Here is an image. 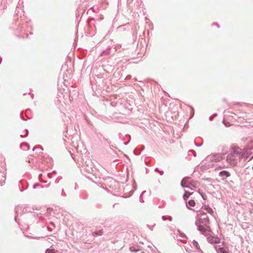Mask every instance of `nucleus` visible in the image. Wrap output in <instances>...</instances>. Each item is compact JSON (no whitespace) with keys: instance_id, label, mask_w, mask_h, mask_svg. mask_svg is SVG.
Segmentation results:
<instances>
[{"instance_id":"f257e3e1","label":"nucleus","mask_w":253,"mask_h":253,"mask_svg":"<svg viewBox=\"0 0 253 253\" xmlns=\"http://www.w3.org/2000/svg\"><path fill=\"white\" fill-rule=\"evenodd\" d=\"M14 17H17V19L15 22V29L14 34L20 38H28L29 34L32 35L33 33L31 31L32 27L29 25V23H27L23 18L18 19V16H20L21 18V15L24 13L22 9H20L18 7L16 8L15 11Z\"/></svg>"},{"instance_id":"f03ea898","label":"nucleus","mask_w":253,"mask_h":253,"mask_svg":"<svg viewBox=\"0 0 253 253\" xmlns=\"http://www.w3.org/2000/svg\"><path fill=\"white\" fill-rule=\"evenodd\" d=\"M196 217L195 225L197 230L202 234L206 235L207 233L211 232L210 227V220L207 212L203 211H199Z\"/></svg>"},{"instance_id":"7ed1b4c3","label":"nucleus","mask_w":253,"mask_h":253,"mask_svg":"<svg viewBox=\"0 0 253 253\" xmlns=\"http://www.w3.org/2000/svg\"><path fill=\"white\" fill-rule=\"evenodd\" d=\"M83 161L81 162L80 165H82V169H81V171L82 173L87 178H89L88 175H86L87 173L90 174L92 173L93 170V163H92L91 160L88 159L85 162L84 161V159L82 158Z\"/></svg>"},{"instance_id":"20e7f679","label":"nucleus","mask_w":253,"mask_h":253,"mask_svg":"<svg viewBox=\"0 0 253 253\" xmlns=\"http://www.w3.org/2000/svg\"><path fill=\"white\" fill-rule=\"evenodd\" d=\"M3 157L0 155V185L2 186L5 183L6 178V164Z\"/></svg>"},{"instance_id":"39448f33","label":"nucleus","mask_w":253,"mask_h":253,"mask_svg":"<svg viewBox=\"0 0 253 253\" xmlns=\"http://www.w3.org/2000/svg\"><path fill=\"white\" fill-rule=\"evenodd\" d=\"M223 157L220 153H217L208 156L205 159L206 161L216 162L221 161L223 159Z\"/></svg>"},{"instance_id":"423d86ee","label":"nucleus","mask_w":253,"mask_h":253,"mask_svg":"<svg viewBox=\"0 0 253 253\" xmlns=\"http://www.w3.org/2000/svg\"><path fill=\"white\" fill-rule=\"evenodd\" d=\"M214 249L217 253H230L229 247H221L220 245L214 246Z\"/></svg>"},{"instance_id":"0eeeda50","label":"nucleus","mask_w":253,"mask_h":253,"mask_svg":"<svg viewBox=\"0 0 253 253\" xmlns=\"http://www.w3.org/2000/svg\"><path fill=\"white\" fill-rule=\"evenodd\" d=\"M190 178V177L186 176L183 178L181 181H183V183H185V184H187L190 186H193V187L195 188L197 187L198 185L199 184L198 182L194 180H192V181H189V180Z\"/></svg>"},{"instance_id":"6e6552de","label":"nucleus","mask_w":253,"mask_h":253,"mask_svg":"<svg viewBox=\"0 0 253 253\" xmlns=\"http://www.w3.org/2000/svg\"><path fill=\"white\" fill-rule=\"evenodd\" d=\"M226 161L231 165L233 166L236 165L239 162V160L238 158L232 156V155H230L229 154H228L227 156H226Z\"/></svg>"},{"instance_id":"1a4fd4ad","label":"nucleus","mask_w":253,"mask_h":253,"mask_svg":"<svg viewBox=\"0 0 253 253\" xmlns=\"http://www.w3.org/2000/svg\"><path fill=\"white\" fill-rule=\"evenodd\" d=\"M18 186L21 192H23L28 187V182L24 179L20 180L19 182Z\"/></svg>"},{"instance_id":"9d476101","label":"nucleus","mask_w":253,"mask_h":253,"mask_svg":"<svg viewBox=\"0 0 253 253\" xmlns=\"http://www.w3.org/2000/svg\"><path fill=\"white\" fill-rule=\"evenodd\" d=\"M131 25L129 23H126L125 24L122 25L121 26H119L117 28V30L118 31L123 32L125 31H128L131 29Z\"/></svg>"},{"instance_id":"9b49d317","label":"nucleus","mask_w":253,"mask_h":253,"mask_svg":"<svg viewBox=\"0 0 253 253\" xmlns=\"http://www.w3.org/2000/svg\"><path fill=\"white\" fill-rule=\"evenodd\" d=\"M207 240L211 244H219L220 243V239L217 236L208 237Z\"/></svg>"},{"instance_id":"f8f14e48","label":"nucleus","mask_w":253,"mask_h":253,"mask_svg":"<svg viewBox=\"0 0 253 253\" xmlns=\"http://www.w3.org/2000/svg\"><path fill=\"white\" fill-rule=\"evenodd\" d=\"M115 51L112 50V48L110 46H108L105 50H104L101 52V55H109L110 54H113Z\"/></svg>"},{"instance_id":"ddd939ff","label":"nucleus","mask_w":253,"mask_h":253,"mask_svg":"<svg viewBox=\"0 0 253 253\" xmlns=\"http://www.w3.org/2000/svg\"><path fill=\"white\" fill-rule=\"evenodd\" d=\"M240 151L241 149L239 147L233 148L228 154L237 158L240 154Z\"/></svg>"},{"instance_id":"4468645a","label":"nucleus","mask_w":253,"mask_h":253,"mask_svg":"<svg viewBox=\"0 0 253 253\" xmlns=\"http://www.w3.org/2000/svg\"><path fill=\"white\" fill-rule=\"evenodd\" d=\"M219 175L221 177L222 180H225L227 178L230 176V173L227 170H222L219 172Z\"/></svg>"},{"instance_id":"2eb2a0df","label":"nucleus","mask_w":253,"mask_h":253,"mask_svg":"<svg viewBox=\"0 0 253 253\" xmlns=\"http://www.w3.org/2000/svg\"><path fill=\"white\" fill-rule=\"evenodd\" d=\"M145 146L144 145H140L139 147L136 148L134 151L133 153L135 155H139L140 154V152L144 150Z\"/></svg>"},{"instance_id":"dca6fc26","label":"nucleus","mask_w":253,"mask_h":253,"mask_svg":"<svg viewBox=\"0 0 253 253\" xmlns=\"http://www.w3.org/2000/svg\"><path fill=\"white\" fill-rule=\"evenodd\" d=\"M20 147L21 149L26 151L30 149V145L26 142H23L20 145Z\"/></svg>"},{"instance_id":"f3484780","label":"nucleus","mask_w":253,"mask_h":253,"mask_svg":"<svg viewBox=\"0 0 253 253\" xmlns=\"http://www.w3.org/2000/svg\"><path fill=\"white\" fill-rule=\"evenodd\" d=\"M204 209L211 215H214V211L209 206V205H205L204 207Z\"/></svg>"},{"instance_id":"a211bd4d","label":"nucleus","mask_w":253,"mask_h":253,"mask_svg":"<svg viewBox=\"0 0 253 253\" xmlns=\"http://www.w3.org/2000/svg\"><path fill=\"white\" fill-rule=\"evenodd\" d=\"M103 230L102 229H99L98 230L95 231L94 232H92L91 234L93 237L101 236L103 234Z\"/></svg>"},{"instance_id":"6ab92c4d","label":"nucleus","mask_w":253,"mask_h":253,"mask_svg":"<svg viewBox=\"0 0 253 253\" xmlns=\"http://www.w3.org/2000/svg\"><path fill=\"white\" fill-rule=\"evenodd\" d=\"M193 192H190L189 191H187L185 190L184 194L183 195V198L184 200H186L188 199L189 197L193 194Z\"/></svg>"},{"instance_id":"aec40b11","label":"nucleus","mask_w":253,"mask_h":253,"mask_svg":"<svg viewBox=\"0 0 253 253\" xmlns=\"http://www.w3.org/2000/svg\"><path fill=\"white\" fill-rule=\"evenodd\" d=\"M129 250L131 252L136 253L140 251V249L138 248V247L133 246L130 247Z\"/></svg>"},{"instance_id":"412c9836","label":"nucleus","mask_w":253,"mask_h":253,"mask_svg":"<svg viewBox=\"0 0 253 253\" xmlns=\"http://www.w3.org/2000/svg\"><path fill=\"white\" fill-rule=\"evenodd\" d=\"M195 206V202L194 200L191 199V200H189V201L188 202V204L187 205V208L190 209L189 206L193 207Z\"/></svg>"},{"instance_id":"4be33fe9","label":"nucleus","mask_w":253,"mask_h":253,"mask_svg":"<svg viewBox=\"0 0 253 253\" xmlns=\"http://www.w3.org/2000/svg\"><path fill=\"white\" fill-rule=\"evenodd\" d=\"M228 152V147H224L222 148V150L221 151V152H220V154L223 155V156H224L225 155H226Z\"/></svg>"},{"instance_id":"5701e85b","label":"nucleus","mask_w":253,"mask_h":253,"mask_svg":"<svg viewBox=\"0 0 253 253\" xmlns=\"http://www.w3.org/2000/svg\"><path fill=\"white\" fill-rule=\"evenodd\" d=\"M193 245L194 246V247L198 250H200V248L199 246V245L198 243L195 240H194L192 242Z\"/></svg>"},{"instance_id":"b1692460","label":"nucleus","mask_w":253,"mask_h":253,"mask_svg":"<svg viewBox=\"0 0 253 253\" xmlns=\"http://www.w3.org/2000/svg\"><path fill=\"white\" fill-rule=\"evenodd\" d=\"M39 188H43L44 187V186L42 185H41V184H40L39 183H35L33 186V188L34 189H36V188H39Z\"/></svg>"},{"instance_id":"393cba45","label":"nucleus","mask_w":253,"mask_h":253,"mask_svg":"<svg viewBox=\"0 0 253 253\" xmlns=\"http://www.w3.org/2000/svg\"><path fill=\"white\" fill-rule=\"evenodd\" d=\"M184 183H183V181H181L180 185H181V186L182 187H183V188H187L189 189H190L191 190H193V189H192L190 185H186L184 184Z\"/></svg>"},{"instance_id":"a878e982","label":"nucleus","mask_w":253,"mask_h":253,"mask_svg":"<svg viewBox=\"0 0 253 253\" xmlns=\"http://www.w3.org/2000/svg\"><path fill=\"white\" fill-rule=\"evenodd\" d=\"M198 193L204 200H206L207 199V195L203 192L201 191L200 190H198Z\"/></svg>"},{"instance_id":"bb28decb","label":"nucleus","mask_w":253,"mask_h":253,"mask_svg":"<svg viewBox=\"0 0 253 253\" xmlns=\"http://www.w3.org/2000/svg\"><path fill=\"white\" fill-rule=\"evenodd\" d=\"M146 192V191H143L142 193L141 194L140 197H139V201L141 203H144V201L143 199V194Z\"/></svg>"},{"instance_id":"cd10ccee","label":"nucleus","mask_w":253,"mask_h":253,"mask_svg":"<svg viewBox=\"0 0 253 253\" xmlns=\"http://www.w3.org/2000/svg\"><path fill=\"white\" fill-rule=\"evenodd\" d=\"M253 150V146L252 147H248L247 148V154L250 155V154L252 153L251 150Z\"/></svg>"},{"instance_id":"c85d7f7f","label":"nucleus","mask_w":253,"mask_h":253,"mask_svg":"<svg viewBox=\"0 0 253 253\" xmlns=\"http://www.w3.org/2000/svg\"><path fill=\"white\" fill-rule=\"evenodd\" d=\"M126 136L128 138V141H127V142H124V144L125 145H127L129 143V142L130 141V140H131V137H130V135H128H128H127Z\"/></svg>"},{"instance_id":"c756f323","label":"nucleus","mask_w":253,"mask_h":253,"mask_svg":"<svg viewBox=\"0 0 253 253\" xmlns=\"http://www.w3.org/2000/svg\"><path fill=\"white\" fill-rule=\"evenodd\" d=\"M15 218H14V220L16 222L18 223L17 222V218H16V216L18 215V209L17 208L15 209Z\"/></svg>"},{"instance_id":"7c9ffc66","label":"nucleus","mask_w":253,"mask_h":253,"mask_svg":"<svg viewBox=\"0 0 253 253\" xmlns=\"http://www.w3.org/2000/svg\"><path fill=\"white\" fill-rule=\"evenodd\" d=\"M54 250L50 249H47L45 251V253H55L53 252Z\"/></svg>"},{"instance_id":"2f4dec72","label":"nucleus","mask_w":253,"mask_h":253,"mask_svg":"<svg viewBox=\"0 0 253 253\" xmlns=\"http://www.w3.org/2000/svg\"><path fill=\"white\" fill-rule=\"evenodd\" d=\"M25 131H26V133L25 134H21L20 135L21 137H26L28 135V133H29L28 130L27 129H25Z\"/></svg>"},{"instance_id":"473e14b6","label":"nucleus","mask_w":253,"mask_h":253,"mask_svg":"<svg viewBox=\"0 0 253 253\" xmlns=\"http://www.w3.org/2000/svg\"><path fill=\"white\" fill-rule=\"evenodd\" d=\"M189 153H192L194 157L196 156V152L193 149H190L188 151Z\"/></svg>"},{"instance_id":"72a5a7b5","label":"nucleus","mask_w":253,"mask_h":253,"mask_svg":"<svg viewBox=\"0 0 253 253\" xmlns=\"http://www.w3.org/2000/svg\"><path fill=\"white\" fill-rule=\"evenodd\" d=\"M62 179V177L61 176H58L56 178V179H55V183H59V181Z\"/></svg>"},{"instance_id":"f704fd0d","label":"nucleus","mask_w":253,"mask_h":253,"mask_svg":"<svg viewBox=\"0 0 253 253\" xmlns=\"http://www.w3.org/2000/svg\"><path fill=\"white\" fill-rule=\"evenodd\" d=\"M177 231L179 233V234H180V235L182 237L186 238V235L184 233L181 232L179 229H177Z\"/></svg>"},{"instance_id":"c9c22d12","label":"nucleus","mask_w":253,"mask_h":253,"mask_svg":"<svg viewBox=\"0 0 253 253\" xmlns=\"http://www.w3.org/2000/svg\"><path fill=\"white\" fill-rule=\"evenodd\" d=\"M40 149L41 150H43V149L42 147H34L33 148V151H35L36 149Z\"/></svg>"},{"instance_id":"e433bc0d","label":"nucleus","mask_w":253,"mask_h":253,"mask_svg":"<svg viewBox=\"0 0 253 253\" xmlns=\"http://www.w3.org/2000/svg\"><path fill=\"white\" fill-rule=\"evenodd\" d=\"M221 246V247H229L227 244L224 241L222 242V245Z\"/></svg>"},{"instance_id":"4c0bfd02","label":"nucleus","mask_w":253,"mask_h":253,"mask_svg":"<svg viewBox=\"0 0 253 253\" xmlns=\"http://www.w3.org/2000/svg\"><path fill=\"white\" fill-rule=\"evenodd\" d=\"M203 143L202 142V143L201 144H199V143H197L196 142V141H194V144L197 146V147H200L202 145H203Z\"/></svg>"},{"instance_id":"58836bf2","label":"nucleus","mask_w":253,"mask_h":253,"mask_svg":"<svg viewBox=\"0 0 253 253\" xmlns=\"http://www.w3.org/2000/svg\"><path fill=\"white\" fill-rule=\"evenodd\" d=\"M192 112H191V117H192L194 116V110L193 108H191Z\"/></svg>"},{"instance_id":"ea45409f","label":"nucleus","mask_w":253,"mask_h":253,"mask_svg":"<svg viewBox=\"0 0 253 253\" xmlns=\"http://www.w3.org/2000/svg\"><path fill=\"white\" fill-rule=\"evenodd\" d=\"M26 161L28 163H30L32 162V158H28Z\"/></svg>"},{"instance_id":"a19ab883","label":"nucleus","mask_w":253,"mask_h":253,"mask_svg":"<svg viewBox=\"0 0 253 253\" xmlns=\"http://www.w3.org/2000/svg\"><path fill=\"white\" fill-rule=\"evenodd\" d=\"M155 225V224L152 225V226H150V225H147V226L148 227V228L151 230H153V228L154 227V226Z\"/></svg>"},{"instance_id":"79ce46f5","label":"nucleus","mask_w":253,"mask_h":253,"mask_svg":"<svg viewBox=\"0 0 253 253\" xmlns=\"http://www.w3.org/2000/svg\"><path fill=\"white\" fill-rule=\"evenodd\" d=\"M162 218L164 221H166L168 219V218L165 215L162 216Z\"/></svg>"},{"instance_id":"37998d69","label":"nucleus","mask_w":253,"mask_h":253,"mask_svg":"<svg viewBox=\"0 0 253 253\" xmlns=\"http://www.w3.org/2000/svg\"><path fill=\"white\" fill-rule=\"evenodd\" d=\"M131 76L130 75H127V76L126 77V78L125 80H130V79H131Z\"/></svg>"},{"instance_id":"c03bdc74","label":"nucleus","mask_w":253,"mask_h":253,"mask_svg":"<svg viewBox=\"0 0 253 253\" xmlns=\"http://www.w3.org/2000/svg\"><path fill=\"white\" fill-rule=\"evenodd\" d=\"M103 140H104L105 142H107L108 144H109V143H110L109 142V141H108V139H107V138H106L105 137H103Z\"/></svg>"},{"instance_id":"a18cd8bd","label":"nucleus","mask_w":253,"mask_h":253,"mask_svg":"<svg viewBox=\"0 0 253 253\" xmlns=\"http://www.w3.org/2000/svg\"><path fill=\"white\" fill-rule=\"evenodd\" d=\"M39 180H40L41 182H42V183H46V182H47V181H43V180H42V179H41L40 175H39Z\"/></svg>"},{"instance_id":"49530a36","label":"nucleus","mask_w":253,"mask_h":253,"mask_svg":"<svg viewBox=\"0 0 253 253\" xmlns=\"http://www.w3.org/2000/svg\"><path fill=\"white\" fill-rule=\"evenodd\" d=\"M212 25L217 26V27L218 28H219V24H218L217 23H216V22H214V23H213L212 24Z\"/></svg>"},{"instance_id":"de8ad7c7","label":"nucleus","mask_w":253,"mask_h":253,"mask_svg":"<svg viewBox=\"0 0 253 253\" xmlns=\"http://www.w3.org/2000/svg\"><path fill=\"white\" fill-rule=\"evenodd\" d=\"M20 118H21V120H23L24 121H26V120L23 117L21 113H20Z\"/></svg>"},{"instance_id":"09e8293b","label":"nucleus","mask_w":253,"mask_h":253,"mask_svg":"<svg viewBox=\"0 0 253 253\" xmlns=\"http://www.w3.org/2000/svg\"><path fill=\"white\" fill-rule=\"evenodd\" d=\"M159 173L161 175H163L164 174V172L163 170H160V171H159Z\"/></svg>"},{"instance_id":"8fccbe9b","label":"nucleus","mask_w":253,"mask_h":253,"mask_svg":"<svg viewBox=\"0 0 253 253\" xmlns=\"http://www.w3.org/2000/svg\"><path fill=\"white\" fill-rule=\"evenodd\" d=\"M205 180L206 181H208V182H211V178H207L205 179Z\"/></svg>"},{"instance_id":"3c124183","label":"nucleus","mask_w":253,"mask_h":253,"mask_svg":"<svg viewBox=\"0 0 253 253\" xmlns=\"http://www.w3.org/2000/svg\"><path fill=\"white\" fill-rule=\"evenodd\" d=\"M168 219L169 221H172V217L171 216H168Z\"/></svg>"},{"instance_id":"603ef678","label":"nucleus","mask_w":253,"mask_h":253,"mask_svg":"<svg viewBox=\"0 0 253 253\" xmlns=\"http://www.w3.org/2000/svg\"><path fill=\"white\" fill-rule=\"evenodd\" d=\"M62 195L63 196H65L66 195V193L64 192V190H62Z\"/></svg>"},{"instance_id":"864d4df0","label":"nucleus","mask_w":253,"mask_h":253,"mask_svg":"<svg viewBox=\"0 0 253 253\" xmlns=\"http://www.w3.org/2000/svg\"><path fill=\"white\" fill-rule=\"evenodd\" d=\"M160 170L159 169V168H156L155 169V171H156V172H159V171H160Z\"/></svg>"},{"instance_id":"5fc2aeb1","label":"nucleus","mask_w":253,"mask_h":253,"mask_svg":"<svg viewBox=\"0 0 253 253\" xmlns=\"http://www.w3.org/2000/svg\"><path fill=\"white\" fill-rule=\"evenodd\" d=\"M110 148L113 151V152H114V153H116V151L114 150H113L111 146H110Z\"/></svg>"},{"instance_id":"6e6d98bb","label":"nucleus","mask_w":253,"mask_h":253,"mask_svg":"<svg viewBox=\"0 0 253 253\" xmlns=\"http://www.w3.org/2000/svg\"><path fill=\"white\" fill-rule=\"evenodd\" d=\"M212 165H213V164H207V166H208V167H210V166H212Z\"/></svg>"},{"instance_id":"4d7b16f0","label":"nucleus","mask_w":253,"mask_h":253,"mask_svg":"<svg viewBox=\"0 0 253 253\" xmlns=\"http://www.w3.org/2000/svg\"><path fill=\"white\" fill-rule=\"evenodd\" d=\"M52 173H53L56 174V173H57V172H56V170H53V171H52Z\"/></svg>"},{"instance_id":"13d9d810","label":"nucleus","mask_w":253,"mask_h":253,"mask_svg":"<svg viewBox=\"0 0 253 253\" xmlns=\"http://www.w3.org/2000/svg\"><path fill=\"white\" fill-rule=\"evenodd\" d=\"M47 175H48V177L49 178H51V176H50V174H47Z\"/></svg>"},{"instance_id":"bf43d9fd","label":"nucleus","mask_w":253,"mask_h":253,"mask_svg":"<svg viewBox=\"0 0 253 253\" xmlns=\"http://www.w3.org/2000/svg\"><path fill=\"white\" fill-rule=\"evenodd\" d=\"M64 136H65V137H67V138H68V139L69 138H68V137H67V135H66V134H64Z\"/></svg>"},{"instance_id":"052dcab7","label":"nucleus","mask_w":253,"mask_h":253,"mask_svg":"<svg viewBox=\"0 0 253 253\" xmlns=\"http://www.w3.org/2000/svg\"><path fill=\"white\" fill-rule=\"evenodd\" d=\"M209 119H210V121H212V118H211V117H210L209 118Z\"/></svg>"},{"instance_id":"680f3d73","label":"nucleus","mask_w":253,"mask_h":253,"mask_svg":"<svg viewBox=\"0 0 253 253\" xmlns=\"http://www.w3.org/2000/svg\"><path fill=\"white\" fill-rule=\"evenodd\" d=\"M252 159H253V155L251 157V159H250V160H252Z\"/></svg>"},{"instance_id":"e2e57ef3","label":"nucleus","mask_w":253,"mask_h":253,"mask_svg":"<svg viewBox=\"0 0 253 253\" xmlns=\"http://www.w3.org/2000/svg\"><path fill=\"white\" fill-rule=\"evenodd\" d=\"M252 159H253V155L251 157V159H250V160H252Z\"/></svg>"},{"instance_id":"0e129e2a","label":"nucleus","mask_w":253,"mask_h":253,"mask_svg":"<svg viewBox=\"0 0 253 253\" xmlns=\"http://www.w3.org/2000/svg\"><path fill=\"white\" fill-rule=\"evenodd\" d=\"M26 94H27V93H24L23 94V95H25Z\"/></svg>"},{"instance_id":"69168bd1","label":"nucleus","mask_w":253,"mask_h":253,"mask_svg":"<svg viewBox=\"0 0 253 253\" xmlns=\"http://www.w3.org/2000/svg\"><path fill=\"white\" fill-rule=\"evenodd\" d=\"M49 184H48V185H47V186H45V187H49Z\"/></svg>"},{"instance_id":"338daca9","label":"nucleus","mask_w":253,"mask_h":253,"mask_svg":"<svg viewBox=\"0 0 253 253\" xmlns=\"http://www.w3.org/2000/svg\"><path fill=\"white\" fill-rule=\"evenodd\" d=\"M190 186H191V187L192 189H193V188H194V187H193V186H191V185Z\"/></svg>"},{"instance_id":"774afa93","label":"nucleus","mask_w":253,"mask_h":253,"mask_svg":"<svg viewBox=\"0 0 253 253\" xmlns=\"http://www.w3.org/2000/svg\"><path fill=\"white\" fill-rule=\"evenodd\" d=\"M141 253H145L144 252H142Z\"/></svg>"}]
</instances>
